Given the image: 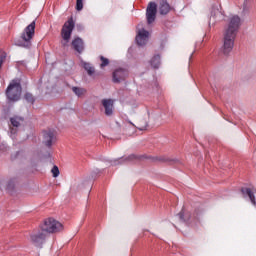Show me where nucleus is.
Returning <instances> with one entry per match:
<instances>
[{
  "label": "nucleus",
  "mask_w": 256,
  "mask_h": 256,
  "mask_svg": "<svg viewBox=\"0 0 256 256\" xmlns=\"http://www.w3.org/2000/svg\"><path fill=\"white\" fill-rule=\"evenodd\" d=\"M76 10L83 11V0H76Z\"/></svg>",
  "instance_id": "nucleus-20"
},
{
  "label": "nucleus",
  "mask_w": 256,
  "mask_h": 256,
  "mask_svg": "<svg viewBox=\"0 0 256 256\" xmlns=\"http://www.w3.org/2000/svg\"><path fill=\"white\" fill-rule=\"evenodd\" d=\"M24 99H26V101L28 103H35V98L33 97V94H31V93H26L24 96Z\"/></svg>",
  "instance_id": "nucleus-19"
},
{
  "label": "nucleus",
  "mask_w": 256,
  "mask_h": 256,
  "mask_svg": "<svg viewBox=\"0 0 256 256\" xmlns=\"http://www.w3.org/2000/svg\"><path fill=\"white\" fill-rule=\"evenodd\" d=\"M22 122H23V117L14 116L10 118V123L13 127H19V125H21Z\"/></svg>",
  "instance_id": "nucleus-15"
},
{
  "label": "nucleus",
  "mask_w": 256,
  "mask_h": 256,
  "mask_svg": "<svg viewBox=\"0 0 256 256\" xmlns=\"http://www.w3.org/2000/svg\"><path fill=\"white\" fill-rule=\"evenodd\" d=\"M217 15H221V12L217 11Z\"/></svg>",
  "instance_id": "nucleus-28"
},
{
  "label": "nucleus",
  "mask_w": 256,
  "mask_h": 256,
  "mask_svg": "<svg viewBox=\"0 0 256 256\" xmlns=\"http://www.w3.org/2000/svg\"><path fill=\"white\" fill-rule=\"evenodd\" d=\"M74 29H75V22L73 21V18H70L68 21L64 23L61 30V37L63 39L62 45L64 47L69 43V41H71V35Z\"/></svg>",
  "instance_id": "nucleus-4"
},
{
  "label": "nucleus",
  "mask_w": 256,
  "mask_h": 256,
  "mask_svg": "<svg viewBox=\"0 0 256 256\" xmlns=\"http://www.w3.org/2000/svg\"><path fill=\"white\" fill-rule=\"evenodd\" d=\"M185 210L182 209V211L178 214V217L181 221H185Z\"/></svg>",
  "instance_id": "nucleus-23"
},
{
  "label": "nucleus",
  "mask_w": 256,
  "mask_h": 256,
  "mask_svg": "<svg viewBox=\"0 0 256 256\" xmlns=\"http://www.w3.org/2000/svg\"><path fill=\"white\" fill-rule=\"evenodd\" d=\"M127 75H129L127 70L123 68H119L113 72V82L121 83V81H125V79L127 78Z\"/></svg>",
  "instance_id": "nucleus-9"
},
{
  "label": "nucleus",
  "mask_w": 256,
  "mask_h": 256,
  "mask_svg": "<svg viewBox=\"0 0 256 256\" xmlns=\"http://www.w3.org/2000/svg\"><path fill=\"white\" fill-rule=\"evenodd\" d=\"M171 11V6L167 3V0H161L159 6L160 15H167Z\"/></svg>",
  "instance_id": "nucleus-11"
},
{
  "label": "nucleus",
  "mask_w": 256,
  "mask_h": 256,
  "mask_svg": "<svg viewBox=\"0 0 256 256\" xmlns=\"http://www.w3.org/2000/svg\"><path fill=\"white\" fill-rule=\"evenodd\" d=\"M5 57H6L5 53L0 54V68L3 65V61H5Z\"/></svg>",
  "instance_id": "nucleus-24"
},
{
  "label": "nucleus",
  "mask_w": 256,
  "mask_h": 256,
  "mask_svg": "<svg viewBox=\"0 0 256 256\" xmlns=\"http://www.w3.org/2000/svg\"><path fill=\"white\" fill-rule=\"evenodd\" d=\"M55 141H57V132H55V130H45L43 132L42 143L46 147H51V145H53V143H55Z\"/></svg>",
  "instance_id": "nucleus-7"
},
{
  "label": "nucleus",
  "mask_w": 256,
  "mask_h": 256,
  "mask_svg": "<svg viewBox=\"0 0 256 256\" xmlns=\"http://www.w3.org/2000/svg\"><path fill=\"white\" fill-rule=\"evenodd\" d=\"M21 91V83L17 80H13L6 90L9 101H19V99H21Z\"/></svg>",
  "instance_id": "nucleus-3"
},
{
  "label": "nucleus",
  "mask_w": 256,
  "mask_h": 256,
  "mask_svg": "<svg viewBox=\"0 0 256 256\" xmlns=\"http://www.w3.org/2000/svg\"><path fill=\"white\" fill-rule=\"evenodd\" d=\"M35 36V21L29 24L21 35V39L25 42L24 44H18L20 47H31V40Z\"/></svg>",
  "instance_id": "nucleus-5"
},
{
  "label": "nucleus",
  "mask_w": 256,
  "mask_h": 256,
  "mask_svg": "<svg viewBox=\"0 0 256 256\" xmlns=\"http://www.w3.org/2000/svg\"><path fill=\"white\" fill-rule=\"evenodd\" d=\"M142 123H143V125H140L138 129L140 131H145V129H147V127H149V124L145 120H142Z\"/></svg>",
  "instance_id": "nucleus-22"
},
{
  "label": "nucleus",
  "mask_w": 256,
  "mask_h": 256,
  "mask_svg": "<svg viewBox=\"0 0 256 256\" xmlns=\"http://www.w3.org/2000/svg\"><path fill=\"white\" fill-rule=\"evenodd\" d=\"M149 41V31L145 30L143 27V24L140 23L137 26V35H136V43L140 47H143V45H147Z\"/></svg>",
  "instance_id": "nucleus-6"
},
{
  "label": "nucleus",
  "mask_w": 256,
  "mask_h": 256,
  "mask_svg": "<svg viewBox=\"0 0 256 256\" xmlns=\"http://www.w3.org/2000/svg\"><path fill=\"white\" fill-rule=\"evenodd\" d=\"M243 195H248L252 205L256 207V201H255V193L251 190V188H242Z\"/></svg>",
  "instance_id": "nucleus-13"
},
{
  "label": "nucleus",
  "mask_w": 256,
  "mask_h": 256,
  "mask_svg": "<svg viewBox=\"0 0 256 256\" xmlns=\"http://www.w3.org/2000/svg\"><path fill=\"white\" fill-rule=\"evenodd\" d=\"M113 100L111 99H103L102 100V105L104 107L105 115L107 117H111L113 115Z\"/></svg>",
  "instance_id": "nucleus-10"
},
{
  "label": "nucleus",
  "mask_w": 256,
  "mask_h": 256,
  "mask_svg": "<svg viewBox=\"0 0 256 256\" xmlns=\"http://www.w3.org/2000/svg\"><path fill=\"white\" fill-rule=\"evenodd\" d=\"M151 65L154 69H159V65H161V56L156 55L151 59Z\"/></svg>",
  "instance_id": "nucleus-14"
},
{
  "label": "nucleus",
  "mask_w": 256,
  "mask_h": 256,
  "mask_svg": "<svg viewBox=\"0 0 256 256\" xmlns=\"http://www.w3.org/2000/svg\"><path fill=\"white\" fill-rule=\"evenodd\" d=\"M160 161L167 162V161H169V159L162 157V158H160Z\"/></svg>",
  "instance_id": "nucleus-26"
},
{
  "label": "nucleus",
  "mask_w": 256,
  "mask_h": 256,
  "mask_svg": "<svg viewBox=\"0 0 256 256\" xmlns=\"http://www.w3.org/2000/svg\"><path fill=\"white\" fill-rule=\"evenodd\" d=\"M64 227L61 222L54 218H46L40 225V230L30 234V243L35 247H41L45 243L47 237L53 233H61Z\"/></svg>",
  "instance_id": "nucleus-1"
},
{
  "label": "nucleus",
  "mask_w": 256,
  "mask_h": 256,
  "mask_svg": "<svg viewBox=\"0 0 256 256\" xmlns=\"http://www.w3.org/2000/svg\"><path fill=\"white\" fill-rule=\"evenodd\" d=\"M72 91L76 94L77 97H83V95L87 93V90L81 87H72Z\"/></svg>",
  "instance_id": "nucleus-16"
},
{
  "label": "nucleus",
  "mask_w": 256,
  "mask_h": 256,
  "mask_svg": "<svg viewBox=\"0 0 256 256\" xmlns=\"http://www.w3.org/2000/svg\"><path fill=\"white\" fill-rule=\"evenodd\" d=\"M51 173H52L53 177H59V167L53 166Z\"/></svg>",
  "instance_id": "nucleus-21"
},
{
  "label": "nucleus",
  "mask_w": 256,
  "mask_h": 256,
  "mask_svg": "<svg viewBox=\"0 0 256 256\" xmlns=\"http://www.w3.org/2000/svg\"><path fill=\"white\" fill-rule=\"evenodd\" d=\"M82 65L85 71H87L88 75H93L95 73V68L90 63L83 62Z\"/></svg>",
  "instance_id": "nucleus-17"
},
{
  "label": "nucleus",
  "mask_w": 256,
  "mask_h": 256,
  "mask_svg": "<svg viewBox=\"0 0 256 256\" xmlns=\"http://www.w3.org/2000/svg\"><path fill=\"white\" fill-rule=\"evenodd\" d=\"M239 27H241V18L237 15L232 16L229 20L228 27L224 31V43L222 47V53L224 55H229L233 51Z\"/></svg>",
  "instance_id": "nucleus-2"
},
{
  "label": "nucleus",
  "mask_w": 256,
  "mask_h": 256,
  "mask_svg": "<svg viewBox=\"0 0 256 256\" xmlns=\"http://www.w3.org/2000/svg\"><path fill=\"white\" fill-rule=\"evenodd\" d=\"M100 69H104V67H107L109 65V59L105 58L104 56H100Z\"/></svg>",
  "instance_id": "nucleus-18"
},
{
  "label": "nucleus",
  "mask_w": 256,
  "mask_h": 256,
  "mask_svg": "<svg viewBox=\"0 0 256 256\" xmlns=\"http://www.w3.org/2000/svg\"><path fill=\"white\" fill-rule=\"evenodd\" d=\"M72 47L73 49H75V51H77L78 53H82L83 52V40L81 38H75L72 41Z\"/></svg>",
  "instance_id": "nucleus-12"
},
{
  "label": "nucleus",
  "mask_w": 256,
  "mask_h": 256,
  "mask_svg": "<svg viewBox=\"0 0 256 256\" xmlns=\"http://www.w3.org/2000/svg\"><path fill=\"white\" fill-rule=\"evenodd\" d=\"M11 133H15V129H12V130H11Z\"/></svg>",
  "instance_id": "nucleus-27"
},
{
  "label": "nucleus",
  "mask_w": 256,
  "mask_h": 256,
  "mask_svg": "<svg viewBox=\"0 0 256 256\" xmlns=\"http://www.w3.org/2000/svg\"><path fill=\"white\" fill-rule=\"evenodd\" d=\"M135 159V155H131L128 158L123 159V161H133Z\"/></svg>",
  "instance_id": "nucleus-25"
},
{
  "label": "nucleus",
  "mask_w": 256,
  "mask_h": 256,
  "mask_svg": "<svg viewBox=\"0 0 256 256\" xmlns=\"http://www.w3.org/2000/svg\"><path fill=\"white\" fill-rule=\"evenodd\" d=\"M157 17V4L150 2L146 10V19L148 25H151Z\"/></svg>",
  "instance_id": "nucleus-8"
}]
</instances>
